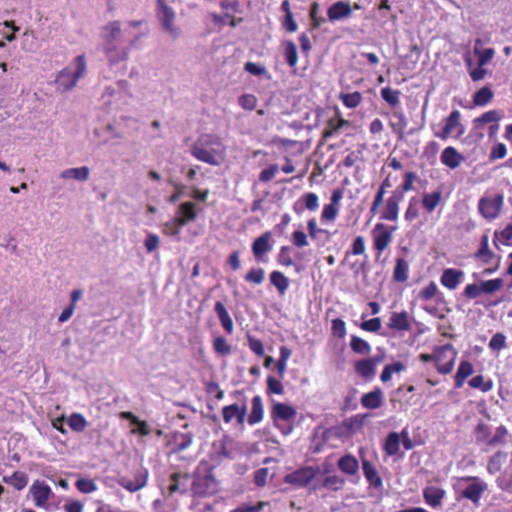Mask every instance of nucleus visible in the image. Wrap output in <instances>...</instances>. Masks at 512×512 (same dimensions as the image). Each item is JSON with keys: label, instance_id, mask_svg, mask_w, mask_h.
Wrapping results in <instances>:
<instances>
[{"label": "nucleus", "instance_id": "54", "mask_svg": "<svg viewBox=\"0 0 512 512\" xmlns=\"http://www.w3.org/2000/svg\"><path fill=\"white\" fill-rule=\"evenodd\" d=\"M265 278V270L261 267L251 268L246 275L244 280L250 284L260 285Z\"/></svg>", "mask_w": 512, "mask_h": 512}, {"label": "nucleus", "instance_id": "1", "mask_svg": "<svg viewBox=\"0 0 512 512\" xmlns=\"http://www.w3.org/2000/svg\"><path fill=\"white\" fill-rule=\"evenodd\" d=\"M223 149V143L219 136L202 134L191 147L194 158L210 165H218L217 154Z\"/></svg>", "mask_w": 512, "mask_h": 512}, {"label": "nucleus", "instance_id": "14", "mask_svg": "<svg viewBox=\"0 0 512 512\" xmlns=\"http://www.w3.org/2000/svg\"><path fill=\"white\" fill-rule=\"evenodd\" d=\"M344 191L341 188L334 189L330 197V203L324 205L321 212L322 222H333L339 213L341 200L343 199Z\"/></svg>", "mask_w": 512, "mask_h": 512}, {"label": "nucleus", "instance_id": "16", "mask_svg": "<svg viewBox=\"0 0 512 512\" xmlns=\"http://www.w3.org/2000/svg\"><path fill=\"white\" fill-rule=\"evenodd\" d=\"M158 10L157 15L162 24L163 29L173 35L177 36V28L174 26L175 13L171 7L166 4L165 0H157Z\"/></svg>", "mask_w": 512, "mask_h": 512}, {"label": "nucleus", "instance_id": "63", "mask_svg": "<svg viewBox=\"0 0 512 512\" xmlns=\"http://www.w3.org/2000/svg\"><path fill=\"white\" fill-rule=\"evenodd\" d=\"M247 344L249 349L255 353L257 356H263L265 353L264 345L262 340L248 334L247 335Z\"/></svg>", "mask_w": 512, "mask_h": 512}, {"label": "nucleus", "instance_id": "61", "mask_svg": "<svg viewBox=\"0 0 512 512\" xmlns=\"http://www.w3.org/2000/svg\"><path fill=\"white\" fill-rule=\"evenodd\" d=\"M418 203L419 201L416 197H412L409 200L408 206L404 213V218L406 221L412 222L419 217Z\"/></svg>", "mask_w": 512, "mask_h": 512}, {"label": "nucleus", "instance_id": "5", "mask_svg": "<svg viewBox=\"0 0 512 512\" xmlns=\"http://www.w3.org/2000/svg\"><path fill=\"white\" fill-rule=\"evenodd\" d=\"M462 114L459 110H453L447 117L443 119V127L440 131L434 133V136L447 140L450 137L460 139L465 134V127L462 124Z\"/></svg>", "mask_w": 512, "mask_h": 512}, {"label": "nucleus", "instance_id": "31", "mask_svg": "<svg viewBox=\"0 0 512 512\" xmlns=\"http://www.w3.org/2000/svg\"><path fill=\"white\" fill-rule=\"evenodd\" d=\"M264 417V407L262 398L259 395H256L252 398L251 401V412L247 418V422L249 425H255L263 420Z\"/></svg>", "mask_w": 512, "mask_h": 512}, {"label": "nucleus", "instance_id": "43", "mask_svg": "<svg viewBox=\"0 0 512 512\" xmlns=\"http://www.w3.org/2000/svg\"><path fill=\"white\" fill-rule=\"evenodd\" d=\"M185 480L186 482L190 479V475L188 473H180L176 472L173 473L170 477L171 483L169 486V492L171 494L176 493L180 491L181 493H185L187 491L186 486L184 485L183 488L180 487L181 480Z\"/></svg>", "mask_w": 512, "mask_h": 512}, {"label": "nucleus", "instance_id": "44", "mask_svg": "<svg viewBox=\"0 0 512 512\" xmlns=\"http://www.w3.org/2000/svg\"><path fill=\"white\" fill-rule=\"evenodd\" d=\"M192 444V437L188 434L181 433L174 437L172 443V453H180Z\"/></svg>", "mask_w": 512, "mask_h": 512}, {"label": "nucleus", "instance_id": "7", "mask_svg": "<svg viewBox=\"0 0 512 512\" xmlns=\"http://www.w3.org/2000/svg\"><path fill=\"white\" fill-rule=\"evenodd\" d=\"M396 227L388 226L384 223H377L373 230V249L376 252V258H379L382 253L389 247L393 240V233Z\"/></svg>", "mask_w": 512, "mask_h": 512}, {"label": "nucleus", "instance_id": "17", "mask_svg": "<svg viewBox=\"0 0 512 512\" xmlns=\"http://www.w3.org/2000/svg\"><path fill=\"white\" fill-rule=\"evenodd\" d=\"M272 233L267 231L252 243V253L257 262H266V255L272 250Z\"/></svg>", "mask_w": 512, "mask_h": 512}, {"label": "nucleus", "instance_id": "4", "mask_svg": "<svg viewBox=\"0 0 512 512\" xmlns=\"http://www.w3.org/2000/svg\"><path fill=\"white\" fill-rule=\"evenodd\" d=\"M75 70L70 67L63 68L56 77V84L63 90H70L76 86L79 79L85 74L87 69L85 56L79 55L73 62Z\"/></svg>", "mask_w": 512, "mask_h": 512}, {"label": "nucleus", "instance_id": "19", "mask_svg": "<svg viewBox=\"0 0 512 512\" xmlns=\"http://www.w3.org/2000/svg\"><path fill=\"white\" fill-rule=\"evenodd\" d=\"M246 413H247V407L245 404L242 406H239L238 404L234 403L231 405L224 406L222 408V417H223V421L226 424H229L234 419H236V421L239 425H243L245 422Z\"/></svg>", "mask_w": 512, "mask_h": 512}, {"label": "nucleus", "instance_id": "2", "mask_svg": "<svg viewBox=\"0 0 512 512\" xmlns=\"http://www.w3.org/2000/svg\"><path fill=\"white\" fill-rule=\"evenodd\" d=\"M202 466L201 464L195 470L191 487L193 494L199 497L213 495L218 491V482L214 477L213 468L207 464L204 468Z\"/></svg>", "mask_w": 512, "mask_h": 512}, {"label": "nucleus", "instance_id": "13", "mask_svg": "<svg viewBox=\"0 0 512 512\" xmlns=\"http://www.w3.org/2000/svg\"><path fill=\"white\" fill-rule=\"evenodd\" d=\"M461 480L472 481V483L461 492V498L468 499L475 505H478L483 493L487 489L486 483L477 476H464Z\"/></svg>", "mask_w": 512, "mask_h": 512}, {"label": "nucleus", "instance_id": "10", "mask_svg": "<svg viewBox=\"0 0 512 512\" xmlns=\"http://www.w3.org/2000/svg\"><path fill=\"white\" fill-rule=\"evenodd\" d=\"M318 473V467L304 466L285 475L284 482L295 487H305L312 482Z\"/></svg>", "mask_w": 512, "mask_h": 512}, {"label": "nucleus", "instance_id": "49", "mask_svg": "<svg viewBox=\"0 0 512 512\" xmlns=\"http://www.w3.org/2000/svg\"><path fill=\"white\" fill-rule=\"evenodd\" d=\"M148 471L145 468L138 469L134 474V480L130 481V492L137 491L146 485Z\"/></svg>", "mask_w": 512, "mask_h": 512}, {"label": "nucleus", "instance_id": "33", "mask_svg": "<svg viewBox=\"0 0 512 512\" xmlns=\"http://www.w3.org/2000/svg\"><path fill=\"white\" fill-rule=\"evenodd\" d=\"M409 263L404 258H396L393 268V281L404 283L409 279Z\"/></svg>", "mask_w": 512, "mask_h": 512}, {"label": "nucleus", "instance_id": "9", "mask_svg": "<svg viewBox=\"0 0 512 512\" xmlns=\"http://www.w3.org/2000/svg\"><path fill=\"white\" fill-rule=\"evenodd\" d=\"M106 34L105 39V51L109 61L114 63L120 59H124V53H118L116 51V42L121 36V29L118 22H114L105 27Z\"/></svg>", "mask_w": 512, "mask_h": 512}, {"label": "nucleus", "instance_id": "57", "mask_svg": "<svg viewBox=\"0 0 512 512\" xmlns=\"http://www.w3.org/2000/svg\"><path fill=\"white\" fill-rule=\"evenodd\" d=\"M291 251L292 249L290 246H282L280 248L279 253L277 255V262L279 265L283 267L295 266V262L290 255Z\"/></svg>", "mask_w": 512, "mask_h": 512}, {"label": "nucleus", "instance_id": "40", "mask_svg": "<svg viewBox=\"0 0 512 512\" xmlns=\"http://www.w3.org/2000/svg\"><path fill=\"white\" fill-rule=\"evenodd\" d=\"M345 484H346V481L344 478H342L336 474H332V475L326 476L323 479L320 487L336 492V491L343 489Z\"/></svg>", "mask_w": 512, "mask_h": 512}, {"label": "nucleus", "instance_id": "20", "mask_svg": "<svg viewBox=\"0 0 512 512\" xmlns=\"http://www.w3.org/2000/svg\"><path fill=\"white\" fill-rule=\"evenodd\" d=\"M387 326L389 329L398 332H407L412 329L409 315L406 311L392 312Z\"/></svg>", "mask_w": 512, "mask_h": 512}, {"label": "nucleus", "instance_id": "26", "mask_svg": "<svg viewBox=\"0 0 512 512\" xmlns=\"http://www.w3.org/2000/svg\"><path fill=\"white\" fill-rule=\"evenodd\" d=\"M383 398L384 394L381 388L375 387L372 391L362 395L361 404L366 409H378L383 404Z\"/></svg>", "mask_w": 512, "mask_h": 512}, {"label": "nucleus", "instance_id": "25", "mask_svg": "<svg viewBox=\"0 0 512 512\" xmlns=\"http://www.w3.org/2000/svg\"><path fill=\"white\" fill-rule=\"evenodd\" d=\"M363 474L370 487L374 489L383 488V480L379 475L376 467L368 460L362 462Z\"/></svg>", "mask_w": 512, "mask_h": 512}, {"label": "nucleus", "instance_id": "59", "mask_svg": "<svg viewBox=\"0 0 512 512\" xmlns=\"http://www.w3.org/2000/svg\"><path fill=\"white\" fill-rule=\"evenodd\" d=\"M77 490L83 494H89L97 490V485L93 479L80 478L75 482Z\"/></svg>", "mask_w": 512, "mask_h": 512}, {"label": "nucleus", "instance_id": "55", "mask_svg": "<svg viewBox=\"0 0 512 512\" xmlns=\"http://www.w3.org/2000/svg\"><path fill=\"white\" fill-rule=\"evenodd\" d=\"M480 284L481 290L484 294H493L502 289L504 282L501 278H495L482 281Z\"/></svg>", "mask_w": 512, "mask_h": 512}, {"label": "nucleus", "instance_id": "6", "mask_svg": "<svg viewBox=\"0 0 512 512\" xmlns=\"http://www.w3.org/2000/svg\"><path fill=\"white\" fill-rule=\"evenodd\" d=\"M435 354V367L439 374L447 375L454 369L455 361L457 358V351L451 343H446L434 348Z\"/></svg>", "mask_w": 512, "mask_h": 512}, {"label": "nucleus", "instance_id": "18", "mask_svg": "<svg viewBox=\"0 0 512 512\" xmlns=\"http://www.w3.org/2000/svg\"><path fill=\"white\" fill-rule=\"evenodd\" d=\"M350 126L351 122L342 118L341 113L337 110L335 116L327 121L322 131V138L325 140L330 139L338 135L343 128Z\"/></svg>", "mask_w": 512, "mask_h": 512}, {"label": "nucleus", "instance_id": "22", "mask_svg": "<svg viewBox=\"0 0 512 512\" xmlns=\"http://www.w3.org/2000/svg\"><path fill=\"white\" fill-rule=\"evenodd\" d=\"M378 362V357L360 359L355 362V372L358 376L362 378H372L375 375V368Z\"/></svg>", "mask_w": 512, "mask_h": 512}, {"label": "nucleus", "instance_id": "53", "mask_svg": "<svg viewBox=\"0 0 512 512\" xmlns=\"http://www.w3.org/2000/svg\"><path fill=\"white\" fill-rule=\"evenodd\" d=\"M481 43V40L476 41V45L474 47V53L478 55V65L484 66L487 63H489L492 58L494 57L495 51L493 48H486V49H478L477 45Z\"/></svg>", "mask_w": 512, "mask_h": 512}, {"label": "nucleus", "instance_id": "62", "mask_svg": "<svg viewBox=\"0 0 512 512\" xmlns=\"http://www.w3.org/2000/svg\"><path fill=\"white\" fill-rule=\"evenodd\" d=\"M300 201L304 203L305 209L309 211H316L319 208V198L313 192L305 193L301 196Z\"/></svg>", "mask_w": 512, "mask_h": 512}, {"label": "nucleus", "instance_id": "29", "mask_svg": "<svg viewBox=\"0 0 512 512\" xmlns=\"http://www.w3.org/2000/svg\"><path fill=\"white\" fill-rule=\"evenodd\" d=\"M442 198V192L440 190L423 193L421 206L425 213L432 214L442 202Z\"/></svg>", "mask_w": 512, "mask_h": 512}, {"label": "nucleus", "instance_id": "45", "mask_svg": "<svg viewBox=\"0 0 512 512\" xmlns=\"http://www.w3.org/2000/svg\"><path fill=\"white\" fill-rule=\"evenodd\" d=\"M417 179V175L413 171H408L404 174L403 182L394 190L396 193H400L403 197L406 192L414 189V182Z\"/></svg>", "mask_w": 512, "mask_h": 512}, {"label": "nucleus", "instance_id": "52", "mask_svg": "<svg viewBox=\"0 0 512 512\" xmlns=\"http://www.w3.org/2000/svg\"><path fill=\"white\" fill-rule=\"evenodd\" d=\"M339 98L347 108H356L362 101V94L358 91L341 93Z\"/></svg>", "mask_w": 512, "mask_h": 512}, {"label": "nucleus", "instance_id": "39", "mask_svg": "<svg viewBox=\"0 0 512 512\" xmlns=\"http://www.w3.org/2000/svg\"><path fill=\"white\" fill-rule=\"evenodd\" d=\"M494 97V92L488 86H484L473 95V103L476 106L483 107L490 103Z\"/></svg>", "mask_w": 512, "mask_h": 512}, {"label": "nucleus", "instance_id": "15", "mask_svg": "<svg viewBox=\"0 0 512 512\" xmlns=\"http://www.w3.org/2000/svg\"><path fill=\"white\" fill-rule=\"evenodd\" d=\"M404 197L400 193L392 191L387 198L384 207L381 211L380 219L386 221H397L399 216L400 204Z\"/></svg>", "mask_w": 512, "mask_h": 512}, {"label": "nucleus", "instance_id": "27", "mask_svg": "<svg viewBox=\"0 0 512 512\" xmlns=\"http://www.w3.org/2000/svg\"><path fill=\"white\" fill-rule=\"evenodd\" d=\"M440 159L446 167L456 169L463 162L464 157L456 148L448 146L442 151Z\"/></svg>", "mask_w": 512, "mask_h": 512}, {"label": "nucleus", "instance_id": "3", "mask_svg": "<svg viewBox=\"0 0 512 512\" xmlns=\"http://www.w3.org/2000/svg\"><path fill=\"white\" fill-rule=\"evenodd\" d=\"M130 435L134 436L137 444L144 449L151 440L159 439L162 431L130 412Z\"/></svg>", "mask_w": 512, "mask_h": 512}, {"label": "nucleus", "instance_id": "48", "mask_svg": "<svg viewBox=\"0 0 512 512\" xmlns=\"http://www.w3.org/2000/svg\"><path fill=\"white\" fill-rule=\"evenodd\" d=\"M401 92L390 87H384L381 89V97L386 101L392 108H395L400 104Z\"/></svg>", "mask_w": 512, "mask_h": 512}, {"label": "nucleus", "instance_id": "58", "mask_svg": "<svg viewBox=\"0 0 512 512\" xmlns=\"http://www.w3.org/2000/svg\"><path fill=\"white\" fill-rule=\"evenodd\" d=\"M468 384L471 388L479 389L482 392H488L493 387L492 381H485L483 375L474 376L472 379L469 380Z\"/></svg>", "mask_w": 512, "mask_h": 512}, {"label": "nucleus", "instance_id": "12", "mask_svg": "<svg viewBox=\"0 0 512 512\" xmlns=\"http://www.w3.org/2000/svg\"><path fill=\"white\" fill-rule=\"evenodd\" d=\"M29 495L32 497L35 507L47 508V503L54 493L44 480L36 479L29 488Z\"/></svg>", "mask_w": 512, "mask_h": 512}, {"label": "nucleus", "instance_id": "30", "mask_svg": "<svg viewBox=\"0 0 512 512\" xmlns=\"http://www.w3.org/2000/svg\"><path fill=\"white\" fill-rule=\"evenodd\" d=\"M214 311L227 334H232L234 331V323L229 315L225 305L221 301H217L214 305Z\"/></svg>", "mask_w": 512, "mask_h": 512}, {"label": "nucleus", "instance_id": "50", "mask_svg": "<svg viewBox=\"0 0 512 512\" xmlns=\"http://www.w3.org/2000/svg\"><path fill=\"white\" fill-rule=\"evenodd\" d=\"M213 349L219 356H227L232 352V347L224 336H217L213 340Z\"/></svg>", "mask_w": 512, "mask_h": 512}, {"label": "nucleus", "instance_id": "8", "mask_svg": "<svg viewBox=\"0 0 512 512\" xmlns=\"http://www.w3.org/2000/svg\"><path fill=\"white\" fill-rule=\"evenodd\" d=\"M504 197L502 194L484 196L478 202V211L487 221L496 219L503 207Z\"/></svg>", "mask_w": 512, "mask_h": 512}, {"label": "nucleus", "instance_id": "32", "mask_svg": "<svg viewBox=\"0 0 512 512\" xmlns=\"http://www.w3.org/2000/svg\"><path fill=\"white\" fill-rule=\"evenodd\" d=\"M269 280L271 285L276 288L280 296L285 295L289 288L290 280L287 276L284 275V273L278 270H274L269 274Z\"/></svg>", "mask_w": 512, "mask_h": 512}, {"label": "nucleus", "instance_id": "42", "mask_svg": "<svg viewBox=\"0 0 512 512\" xmlns=\"http://www.w3.org/2000/svg\"><path fill=\"white\" fill-rule=\"evenodd\" d=\"M405 370V365L400 362L396 361L391 364H387L384 366L380 379L382 382L386 383L391 380L393 373H400Z\"/></svg>", "mask_w": 512, "mask_h": 512}, {"label": "nucleus", "instance_id": "56", "mask_svg": "<svg viewBox=\"0 0 512 512\" xmlns=\"http://www.w3.org/2000/svg\"><path fill=\"white\" fill-rule=\"evenodd\" d=\"M178 213L189 222L194 221L197 218L196 207L193 202H184L180 204Z\"/></svg>", "mask_w": 512, "mask_h": 512}, {"label": "nucleus", "instance_id": "60", "mask_svg": "<svg viewBox=\"0 0 512 512\" xmlns=\"http://www.w3.org/2000/svg\"><path fill=\"white\" fill-rule=\"evenodd\" d=\"M331 333L332 336L343 339L347 334L345 321L341 318L333 319L331 321Z\"/></svg>", "mask_w": 512, "mask_h": 512}, {"label": "nucleus", "instance_id": "37", "mask_svg": "<svg viewBox=\"0 0 512 512\" xmlns=\"http://www.w3.org/2000/svg\"><path fill=\"white\" fill-rule=\"evenodd\" d=\"M90 170L87 166L66 169L61 173L62 179H76L86 181L89 177Z\"/></svg>", "mask_w": 512, "mask_h": 512}, {"label": "nucleus", "instance_id": "34", "mask_svg": "<svg viewBox=\"0 0 512 512\" xmlns=\"http://www.w3.org/2000/svg\"><path fill=\"white\" fill-rule=\"evenodd\" d=\"M474 372V368L471 362L463 360L460 362L457 372L454 376V385L456 388H461L465 380L471 376Z\"/></svg>", "mask_w": 512, "mask_h": 512}, {"label": "nucleus", "instance_id": "47", "mask_svg": "<svg viewBox=\"0 0 512 512\" xmlns=\"http://www.w3.org/2000/svg\"><path fill=\"white\" fill-rule=\"evenodd\" d=\"M284 55H285L287 64L291 68H295V66L297 65V62H298V52H297V47L294 42L286 41L284 43Z\"/></svg>", "mask_w": 512, "mask_h": 512}, {"label": "nucleus", "instance_id": "36", "mask_svg": "<svg viewBox=\"0 0 512 512\" xmlns=\"http://www.w3.org/2000/svg\"><path fill=\"white\" fill-rule=\"evenodd\" d=\"M383 449L388 456H394L399 452L400 436L397 432H390L387 435Z\"/></svg>", "mask_w": 512, "mask_h": 512}, {"label": "nucleus", "instance_id": "64", "mask_svg": "<svg viewBox=\"0 0 512 512\" xmlns=\"http://www.w3.org/2000/svg\"><path fill=\"white\" fill-rule=\"evenodd\" d=\"M267 502L259 501L255 505H249V504H242L235 509L231 510L230 512H260L264 509V507L267 505Z\"/></svg>", "mask_w": 512, "mask_h": 512}, {"label": "nucleus", "instance_id": "23", "mask_svg": "<svg viewBox=\"0 0 512 512\" xmlns=\"http://www.w3.org/2000/svg\"><path fill=\"white\" fill-rule=\"evenodd\" d=\"M352 9L349 2L337 1L332 4L327 10L328 19L331 22L342 20L350 17Z\"/></svg>", "mask_w": 512, "mask_h": 512}, {"label": "nucleus", "instance_id": "21", "mask_svg": "<svg viewBox=\"0 0 512 512\" xmlns=\"http://www.w3.org/2000/svg\"><path fill=\"white\" fill-rule=\"evenodd\" d=\"M464 272L455 268H446L440 277L441 284L449 289L455 290L464 278Z\"/></svg>", "mask_w": 512, "mask_h": 512}, {"label": "nucleus", "instance_id": "24", "mask_svg": "<svg viewBox=\"0 0 512 512\" xmlns=\"http://www.w3.org/2000/svg\"><path fill=\"white\" fill-rule=\"evenodd\" d=\"M445 497V490L436 486H427L423 489V498L427 505L438 508L442 505Z\"/></svg>", "mask_w": 512, "mask_h": 512}, {"label": "nucleus", "instance_id": "51", "mask_svg": "<svg viewBox=\"0 0 512 512\" xmlns=\"http://www.w3.org/2000/svg\"><path fill=\"white\" fill-rule=\"evenodd\" d=\"M68 425L75 432H83L86 429L88 423L82 414L73 413L68 418Z\"/></svg>", "mask_w": 512, "mask_h": 512}, {"label": "nucleus", "instance_id": "35", "mask_svg": "<svg viewBox=\"0 0 512 512\" xmlns=\"http://www.w3.org/2000/svg\"><path fill=\"white\" fill-rule=\"evenodd\" d=\"M3 481L13 486L16 490L24 489L28 484V475L22 471H15L11 476H4Z\"/></svg>", "mask_w": 512, "mask_h": 512}, {"label": "nucleus", "instance_id": "41", "mask_svg": "<svg viewBox=\"0 0 512 512\" xmlns=\"http://www.w3.org/2000/svg\"><path fill=\"white\" fill-rule=\"evenodd\" d=\"M350 348L354 353L360 355H369L372 350L370 344L366 340L356 335L351 336Z\"/></svg>", "mask_w": 512, "mask_h": 512}, {"label": "nucleus", "instance_id": "38", "mask_svg": "<svg viewBox=\"0 0 512 512\" xmlns=\"http://www.w3.org/2000/svg\"><path fill=\"white\" fill-rule=\"evenodd\" d=\"M501 118H502V115L499 111L490 110V111L484 112L481 116L475 118L473 122L477 126L478 124H482V123H497L498 121L501 120ZM490 129L492 132L494 130H497L498 124L491 126Z\"/></svg>", "mask_w": 512, "mask_h": 512}, {"label": "nucleus", "instance_id": "11", "mask_svg": "<svg viewBox=\"0 0 512 512\" xmlns=\"http://www.w3.org/2000/svg\"><path fill=\"white\" fill-rule=\"evenodd\" d=\"M296 415H297V412L292 406L282 403V402L274 403L272 406V409H271V418H272L274 424L279 429H281V432L284 435L290 434L292 432L293 427H292V425H290L287 429H283L279 426L278 421L282 420L285 422H293Z\"/></svg>", "mask_w": 512, "mask_h": 512}, {"label": "nucleus", "instance_id": "46", "mask_svg": "<svg viewBox=\"0 0 512 512\" xmlns=\"http://www.w3.org/2000/svg\"><path fill=\"white\" fill-rule=\"evenodd\" d=\"M488 241V235H483L481 237L480 247L475 254L476 258L483 260L485 263H489L494 256L493 252L489 249Z\"/></svg>", "mask_w": 512, "mask_h": 512}, {"label": "nucleus", "instance_id": "28", "mask_svg": "<svg viewBox=\"0 0 512 512\" xmlns=\"http://www.w3.org/2000/svg\"><path fill=\"white\" fill-rule=\"evenodd\" d=\"M338 469L347 476H354L358 474L359 462L352 454H345L337 461Z\"/></svg>", "mask_w": 512, "mask_h": 512}]
</instances>
